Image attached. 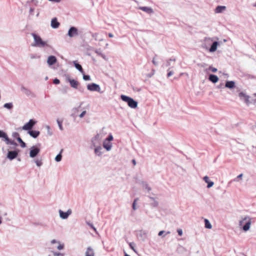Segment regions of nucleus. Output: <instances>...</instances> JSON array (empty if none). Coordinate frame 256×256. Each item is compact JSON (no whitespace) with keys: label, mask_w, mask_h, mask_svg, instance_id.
Returning <instances> with one entry per match:
<instances>
[{"label":"nucleus","mask_w":256,"mask_h":256,"mask_svg":"<svg viewBox=\"0 0 256 256\" xmlns=\"http://www.w3.org/2000/svg\"><path fill=\"white\" fill-rule=\"evenodd\" d=\"M32 36H33L34 40V44L32 45L33 46L42 48L50 46L47 42L42 40L40 36L34 34H32Z\"/></svg>","instance_id":"f257e3e1"},{"label":"nucleus","mask_w":256,"mask_h":256,"mask_svg":"<svg viewBox=\"0 0 256 256\" xmlns=\"http://www.w3.org/2000/svg\"><path fill=\"white\" fill-rule=\"evenodd\" d=\"M121 99L126 102H127L128 106L131 108H136L138 106V102L134 100L133 98L121 95Z\"/></svg>","instance_id":"f03ea898"},{"label":"nucleus","mask_w":256,"mask_h":256,"mask_svg":"<svg viewBox=\"0 0 256 256\" xmlns=\"http://www.w3.org/2000/svg\"><path fill=\"white\" fill-rule=\"evenodd\" d=\"M247 220H248L242 227V229L244 232H246L250 229L252 224L251 218L249 216H246L242 220L240 221V226H242V224L243 221Z\"/></svg>","instance_id":"7ed1b4c3"},{"label":"nucleus","mask_w":256,"mask_h":256,"mask_svg":"<svg viewBox=\"0 0 256 256\" xmlns=\"http://www.w3.org/2000/svg\"><path fill=\"white\" fill-rule=\"evenodd\" d=\"M112 140V135L110 134L108 138L104 142L103 146L107 150H109L111 148L110 141Z\"/></svg>","instance_id":"20e7f679"},{"label":"nucleus","mask_w":256,"mask_h":256,"mask_svg":"<svg viewBox=\"0 0 256 256\" xmlns=\"http://www.w3.org/2000/svg\"><path fill=\"white\" fill-rule=\"evenodd\" d=\"M0 138H4L7 144H16L14 141L10 140L6 134L3 131L0 130Z\"/></svg>","instance_id":"39448f33"},{"label":"nucleus","mask_w":256,"mask_h":256,"mask_svg":"<svg viewBox=\"0 0 256 256\" xmlns=\"http://www.w3.org/2000/svg\"><path fill=\"white\" fill-rule=\"evenodd\" d=\"M87 88L90 91L100 92V86L98 84L94 83L88 84Z\"/></svg>","instance_id":"423d86ee"},{"label":"nucleus","mask_w":256,"mask_h":256,"mask_svg":"<svg viewBox=\"0 0 256 256\" xmlns=\"http://www.w3.org/2000/svg\"><path fill=\"white\" fill-rule=\"evenodd\" d=\"M35 124V121H34L33 120H30L28 123L23 126L22 129L24 130H30Z\"/></svg>","instance_id":"0eeeda50"},{"label":"nucleus","mask_w":256,"mask_h":256,"mask_svg":"<svg viewBox=\"0 0 256 256\" xmlns=\"http://www.w3.org/2000/svg\"><path fill=\"white\" fill-rule=\"evenodd\" d=\"M78 34V30L75 27H72L68 30V36L70 37H73Z\"/></svg>","instance_id":"6e6552de"},{"label":"nucleus","mask_w":256,"mask_h":256,"mask_svg":"<svg viewBox=\"0 0 256 256\" xmlns=\"http://www.w3.org/2000/svg\"><path fill=\"white\" fill-rule=\"evenodd\" d=\"M238 96L240 100H244L246 104L249 103L250 96L246 95L243 92H240L238 94Z\"/></svg>","instance_id":"1a4fd4ad"},{"label":"nucleus","mask_w":256,"mask_h":256,"mask_svg":"<svg viewBox=\"0 0 256 256\" xmlns=\"http://www.w3.org/2000/svg\"><path fill=\"white\" fill-rule=\"evenodd\" d=\"M18 152L19 150L10 151L8 152L7 156L10 160H13L18 156Z\"/></svg>","instance_id":"9d476101"},{"label":"nucleus","mask_w":256,"mask_h":256,"mask_svg":"<svg viewBox=\"0 0 256 256\" xmlns=\"http://www.w3.org/2000/svg\"><path fill=\"white\" fill-rule=\"evenodd\" d=\"M60 216L64 219L66 218L68 216L72 213L70 210H68L66 212H64L61 210L59 211Z\"/></svg>","instance_id":"9b49d317"},{"label":"nucleus","mask_w":256,"mask_h":256,"mask_svg":"<svg viewBox=\"0 0 256 256\" xmlns=\"http://www.w3.org/2000/svg\"><path fill=\"white\" fill-rule=\"evenodd\" d=\"M140 10L148 14H151L154 12L153 10L150 7L148 6H140L138 8Z\"/></svg>","instance_id":"f8f14e48"},{"label":"nucleus","mask_w":256,"mask_h":256,"mask_svg":"<svg viewBox=\"0 0 256 256\" xmlns=\"http://www.w3.org/2000/svg\"><path fill=\"white\" fill-rule=\"evenodd\" d=\"M203 180L205 182L207 183V188H208L212 187L214 184V182L210 180L209 178L206 176L203 178Z\"/></svg>","instance_id":"ddd939ff"},{"label":"nucleus","mask_w":256,"mask_h":256,"mask_svg":"<svg viewBox=\"0 0 256 256\" xmlns=\"http://www.w3.org/2000/svg\"><path fill=\"white\" fill-rule=\"evenodd\" d=\"M40 152V149L36 148H34L30 150V156L32 158L35 157Z\"/></svg>","instance_id":"4468645a"},{"label":"nucleus","mask_w":256,"mask_h":256,"mask_svg":"<svg viewBox=\"0 0 256 256\" xmlns=\"http://www.w3.org/2000/svg\"><path fill=\"white\" fill-rule=\"evenodd\" d=\"M68 80L70 83V86L74 88H77L78 86V81L70 79V78H68Z\"/></svg>","instance_id":"2eb2a0df"},{"label":"nucleus","mask_w":256,"mask_h":256,"mask_svg":"<svg viewBox=\"0 0 256 256\" xmlns=\"http://www.w3.org/2000/svg\"><path fill=\"white\" fill-rule=\"evenodd\" d=\"M218 45V42L215 41L213 42L209 49V51L211 52H214L216 51Z\"/></svg>","instance_id":"dca6fc26"},{"label":"nucleus","mask_w":256,"mask_h":256,"mask_svg":"<svg viewBox=\"0 0 256 256\" xmlns=\"http://www.w3.org/2000/svg\"><path fill=\"white\" fill-rule=\"evenodd\" d=\"M225 86L230 89H232L235 87V82L233 80L226 81Z\"/></svg>","instance_id":"f3484780"},{"label":"nucleus","mask_w":256,"mask_h":256,"mask_svg":"<svg viewBox=\"0 0 256 256\" xmlns=\"http://www.w3.org/2000/svg\"><path fill=\"white\" fill-rule=\"evenodd\" d=\"M56 62V58L54 56H50L48 58L47 62L49 65L54 64Z\"/></svg>","instance_id":"a211bd4d"},{"label":"nucleus","mask_w":256,"mask_h":256,"mask_svg":"<svg viewBox=\"0 0 256 256\" xmlns=\"http://www.w3.org/2000/svg\"><path fill=\"white\" fill-rule=\"evenodd\" d=\"M86 256H94V250L91 247L89 246L87 248Z\"/></svg>","instance_id":"6ab92c4d"},{"label":"nucleus","mask_w":256,"mask_h":256,"mask_svg":"<svg viewBox=\"0 0 256 256\" xmlns=\"http://www.w3.org/2000/svg\"><path fill=\"white\" fill-rule=\"evenodd\" d=\"M209 80L213 83H216L218 80V78L214 74H210L208 77Z\"/></svg>","instance_id":"aec40b11"},{"label":"nucleus","mask_w":256,"mask_h":256,"mask_svg":"<svg viewBox=\"0 0 256 256\" xmlns=\"http://www.w3.org/2000/svg\"><path fill=\"white\" fill-rule=\"evenodd\" d=\"M60 23L58 22L56 18H54L51 22V26L54 28H58Z\"/></svg>","instance_id":"412c9836"},{"label":"nucleus","mask_w":256,"mask_h":256,"mask_svg":"<svg viewBox=\"0 0 256 256\" xmlns=\"http://www.w3.org/2000/svg\"><path fill=\"white\" fill-rule=\"evenodd\" d=\"M138 236L141 240L144 241L146 237V232L145 231L140 230L138 234Z\"/></svg>","instance_id":"4be33fe9"},{"label":"nucleus","mask_w":256,"mask_h":256,"mask_svg":"<svg viewBox=\"0 0 256 256\" xmlns=\"http://www.w3.org/2000/svg\"><path fill=\"white\" fill-rule=\"evenodd\" d=\"M176 251L179 254H183L187 252V250L184 246L178 245Z\"/></svg>","instance_id":"5701e85b"},{"label":"nucleus","mask_w":256,"mask_h":256,"mask_svg":"<svg viewBox=\"0 0 256 256\" xmlns=\"http://www.w3.org/2000/svg\"><path fill=\"white\" fill-rule=\"evenodd\" d=\"M226 9V6H218L215 9L216 13H221Z\"/></svg>","instance_id":"b1692460"},{"label":"nucleus","mask_w":256,"mask_h":256,"mask_svg":"<svg viewBox=\"0 0 256 256\" xmlns=\"http://www.w3.org/2000/svg\"><path fill=\"white\" fill-rule=\"evenodd\" d=\"M29 134L34 138H37L40 134V132L36 130H30Z\"/></svg>","instance_id":"393cba45"},{"label":"nucleus","mask_w":256,"mask_h":256,"mask_svg":"<svg viewBox=\"0 0 256 256\" xmlns=\"http://www.w3.org/2000/svg\"><path fill=\"white\" fill-rule=\"evenodd\" d=\"M75 67L77 68L80 72L84 74V71L82 66L76 63V62H74Z\"/></svg>","instance_id":"a878e982"},{"label":"nucleus","mask_w":256,"mask_h":256,"mask_svg":"<svg viewBox=\"0 0 256 256\" xmlns=\"http://www.w3.org/2000/svg\"><path fill=\"white\" fill-rule=\"evenodd\" d=\"M204 226L205 228L208 229H210L212 228V224L208 219H204Z\"/></svg>","instance_id":"bb28decb"},{"label":"nucleus","mask_w":256,"mask_h":256,"mask_svg":"<svg viewBox=\"0 0 256 256\" xmlns=\"http://www.w3.org/2000/svg\"><path fill=\"white\" fill-rule=\"evenodd\" d=\"M175 61H176V58H170L169 60H168L166 61V66H170L172 64V62H174Z\"/></svg>","instance_id":"cd10ccee"},{"label":"nucleus","mask_w":256,"mask_h":256,"mask_svg":"<svg viewBox=\"0 0 256 256\" xmlns=\"http://www.w3.org/2000/svg\"><path fill=\"white\" fill-rule=\"evenodd\" d=\"M138 200V198H134L132 204V208L134 210H136L137 209V208L136 207V204Z\"/></svg>","instance_id":"c85d7f7f"},{"label":"nucleus","mask_w":256,"mask_h":256,"mask_svg":"<svg viewBox=\"0 0 256 256\" xmlns=\"http://www.w3.org/2000/svg\"><path fill=\"white\" fill-rule=\"evenodd\" d=\"M150 198L154 200V202L152 204V206L154 207H156L158 204V202L154 200V198L150 196Z\"/></svg>","instance_id":"c756f323"},{"label":"nucleus","mask_w":256,"mask_h":256,"mask_svg":"<svg viewBox=\"0 0 256 256\" xmlns=\"http://www.w3.org/2000/svg\"><path fill=\"white\" fill-rule=\"evenodd\" d=\"M18 141L20 144V146L22 148H24L26 146V144L24 142L22 138L20 137H18L17 138Z\"/></svg>","instance_id":"7c9ffc66"},{"label":"nucleus","mask_w":256,"mask_h":256,"mask_svg":"<svg viewBox=\"0 0 256 256\" xmlns=\"http://www.w3.org/2000/svg\"><path fill=\"white\" fill-rule=\"evenodd\" d=\"M101 150L102 148L100 146H98L95 148L94 152L96 154L100 156L101 154Z\"/></svg>","instance_id":"2f4dec72"},{"label":"nucleus","mask_w":256,"mask_h":256,"mask_svg":"<svg viewBox=\"0 0 256 256\" xmlns=\"http://www.w3.org/2000/svg\"><path fill=\"white\" fill-rule=\"evenodd\" d=\"M142 184L144 187L148 190V192L151 190V188L148 186V184L146 182H142Z\"/></svg>","instance_id":"473e14b6"},{"label":"nucleus","mask_w":256,"mask_h":256,"mask_svg":"<svg viewBox=\"0 0 256 256\" xmlns=\"http://www.w3.org/2000/svg\"><path fill=\"white\" fill-rule=\"evenodd\" d=\"M62 150H61L60 154H58L56 156L55 160L56 162H60L61 160H62L61 152H62Z\"/></svg>","instance_id":"72a5a7b5"},{"label":"nucleus","mask_w":256,"mask_h":256,"mask_svg":"<svg viewBox=\"0 0 256 256\" xmlns=\"http://www.w3.org/2000/svg\"><path fill=\"white\" fill-rule=\"evenodd\" d=\"M13 106L12 103H6L4 104V107L7 108L9 110H10L12 108Z\"/></svg>","instance_id":"f704fd0d"},{"label":"nucleus","mask_w":256,"mask_h":256,"mask_svg":"<svg viewBox=\"0 0 256 256\" xmlns=\"http://www.w3.org/2000/svg\"><path fill=\"white\" fill-rule=\"evenodd\" d=\"M57 122L58 124V126H59L61 130H63L62 126V120L58 119V120H57Z\"/></svg>","instance_id":"c9c22d12"},{"label":"nucleus","mask_w":256,"mask_h":256,"mask_svg":"<svg viewBox=\"0 0 256 256\" xmlns=\"http://www.w3.org/2000/svg\"><path fill=\"white\" fill-rule=\"evenodd\" d=\"M208 70H210L213 72H217L218 70L216 68H214L212 66H210L208 68Z\"/></svg>","instance_id":"e433bc0d"},{"label":"nucleus","mask_w":256,"mask_h":256,"mask_svg":"<svg viewBox=\"0 0 256 256\" xmlns=\"http://www.w3.org/2000/svg\"><path fill=\"white\" fill-rule=\"evenodd\" d=\"M134 242H130L129 243V246H130V248L132 249L134 252H136V250L134 248Z\"/></svg>","instance_id":"4c0bfd02"},{"label":"nucleus","mask_w":256,"mask_h":256,"mask_svg":"<svg viewBox=\"0 0 256 256\" xmlns=\"http://www.w3.org/2000/svg\"><path fill=\"white\" fill-rule=\"evenodd\" d=\"M168 74H167L168 78L170 77V76H172L174 74L173 72L172 71V70H170V69H168Z\"/></svg>","instance_id":"58836bf2"},{"label":"nucleus","mask_w":256,"mask_h":256,"mask_svg":"<svg viewBox=\"0 0 256 256\" xmlns=\"http://www.w3.org/2000/svg\"><path fill=\"white\" fill-rule=\"evenodd\" d=\"M64 244H58V246L57 247V248L59 250H62L64 248Z\"/></svg>","instance_id":"ea45409f"},{"label":"nucleus","mask_w":256,"mask_h":256,"mask_svg":"<svg viewBox=\"0 0 256 256\" xmlns=\"http://www.w3.org/2000/svg\"><path fill=\"white\" fill-rule=\"evenodd\" d=\"M83 78L85 80H90V76H88V75L84 74Z\"/></svg>","instance_id":"a19ab883"},{"label":"nucleus","mask_w":256,"mask_h":256,"mask_svg":"<svg viewBox=\"0 0 256 256\" xmlns=\"http://www.w3.org/2000/svg\"><path fill=\"white\" fill-rule=\"evenodd\" d=\"M52 256H64V254L60 252H53Z\"/></svg>","instance_id":"79ce46f5"},{"label":"nucleus","mask_w":256,"mask_h":256,"mask_svg":"<svg viewBox=\"0 0 256 256\" xmlns=\"http://www.w3.org/2000/svg\"><path fill=\"white\" fill-rule=\"evenodd\" d=\"M156 56H156L153 58L152 62L154 66H157L158 65V62L155 60V58Z\"/></svg>","instance_id":"37998d69"},{"label":"nucleus","mask_w":256,"mask_h":256,"mask_svg":"<svg viewBox=\"0 0 256 256\" xmlns=\"http://www.w3.org/2000/svg\"><path fill=\"white\" fill-rule=\"evenodd\" d=\"M53 82L54 84H59L60 82V81L58 79V78H55L54 81H53Z\"/></svg>","instance_id":"c03bdc74"},{"label":"nucleus","mask_w":256,"mask_h":256,"mask_svg":"<svg viewBox=\"0 0 256 256\" xmlns=\"http://www.w3.org/2000/svg\"><path fill=\"white\" fill-rule=\"evenodd\" d=\"M177 232L179 236H181L182 234V229H178Z\"/></svg>","instance_id":"a18cd8bd"},{"label":"nucleus","mask_w":256,"mask_h":256,"mask_svg":"<svg viewBox=\"0 0 256 256\" xmlns=\"http://www.w3.org/2000/svg\"><path fill=\"white\" fill-rule=\"evenodd\" d=\"M164 232H165V231H164V230H161V231H160V232H158V235L159 236H162V234H163L164 233Z\"/></svg>","instance_id":"49530a36"},{"label":"nucleus","mask_w":256,"mask_h":256,"mask_svg":"<svg viewBox=\"0 0 256 256\" xmlns=\"http://www.w3.org/2000/svg\"><path fill=\"white\" fill-rule=\"evenodd\" d=\"M36 162L37 166H40L42 164V162L40 160H37L36 161Z\"/></svg>","instance_id":"de8ad7c7"},{"label":"nucleus","mask_w":256,"mask_h":256,"mask_svg":"<svg viewBox=\"0 0 256 256\" xmlns=\"http://www.w3.org/2000/svg\"><path fill=\"white\" fill-rule=\"evenodd\" d=\"M88 224L94 231H96V228L92 226V224H90L89 223H88Z\"/></svg>","instance_id":"09e8293b"},{"label":"nucleus","mask_w":256,"mask_h":256,"mask_svg":"<svg viewBox=\"0 0 256 256\" xmlns=\"http://www.w3.org/2000/svg\"><path fill=\"white\" fill-rule=\"evenodd\" d=\"M242 174H239L238 176H237V178H242Z\"/></svg>","instance_id":"8fccbe9b"},{"label":"nucleus","mask_w":256,"mask_h":256,"mask_svg":"<svg viewBox=\"0 0 256 256\" xmlns=\"http://www.w3.org/2000/svg\"><path fill=\"white\" fill-rule=\"evenodd\" d=\"M86 114V113H81V114H80V115L79 116H80V118H82V117L84 116V114Z\"/></svg>","instance_id":"3c124183"},{"label":"nucleus","mask_w":256,"mask_h":256,"mask_svg":"<svg viewBox=\"0 0 256 256\" xmlns=\"http://www.w3.org/2000/svg\"><path fill=\"white\" fill-rule=\"evenodd\" d=\"M132 164H134V165H136V160H134H134H132Z\"/></svg>","instance_id":"603ef678"},{"label":"nucleus","mask_w":256,"mask_h":256,"mask_svg":"<svg viewBox=\"0 0 256 256\" xmlns=\"http://www.w3.org/2000/svg\"><path fill=\"white\" fill-rule=\"evenodd\" d=\"M225 76V78H228V74H223Z\"/></svg>","instance_id":"864d4df0"},{"label":"nucleus","mask_w":256,"mask_h":256,"mask_svg":"<svg viewBox=\"0 0 256 256\" xmlns=\"http://www.w3.org/2000/svg\"><path fill=\"white\" fill-rule=\"evenodd\" d=\"M52 244H54V243H56V242L55 240H53L52 242H51Z\"/></svg>","instance_id":"5fc2aeb1"},{"label":"nucleus","mask_w":256,"mask_h":256,"mask_svg":"<svg viewBox=\"0 0 256 256\" xmlns=\"http://www.w3.org/2000/svg\"><path fill=\"white\" fill-rule=\"evenodd\" d=\"M18 136V133L15 132V133L14 134V136Z\"/></svg>","instance_id":"6e6d98bb"},{"label":"nucleus","mask_w":256,"mask_h":256,"mask_svg":"<svg viewBox=\"0 0 256 256\" xmlns=\"http://www.w3.org/2000/svg\"><path fill=\"white\" fill-rule=\"evenodd\" d=\"M2 216H0V224H2Z\"/></svg>","instance_id":"4d7b16f0"},{"label":"nucleus","mask_w":256,"mask_h":256,"mask_svg":"<svg viewBox=\"0 0 256 256\" xmlns=\"http://www.w3.org/2000/svg\"><path fill=\"white\" fill-rule=\"evenodd\" d=\"M108 36H109L110 37H112V34H110H110H109Z\"/></svg>","instance_id":"13d9d810"},{"label":"nucleus","mask_w":256,"mask_h":256,"mask_svg":"<svg viewBox=\"0 0 256 256\" xmlns=\"http://www.w3.org/2000/svg\"><path fill=\"white\" fill-rule=\"evenodd\" d=\"M124 256H130L128 254H127L125 253Z\"/></svg>","instance_id":"bf43d9fd"},{"label":"nucleus","mask_w":256,"mask_h":256,"mask_svg":"<svg viewBox=\"0 0 256 256\" xmlns=\"http://www.w3.org/2000/svg\"><path fill=\"white\" fill-rule=\"evenodd\" d=\"M170 233V232H166V234H169Z\"/></svg>","instance_id":"052dcab7"}]
</instances>
